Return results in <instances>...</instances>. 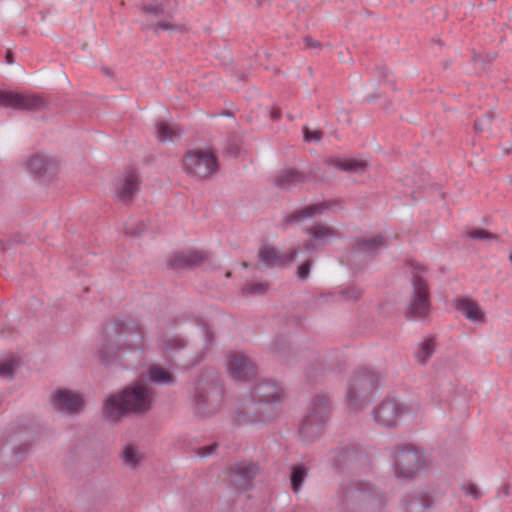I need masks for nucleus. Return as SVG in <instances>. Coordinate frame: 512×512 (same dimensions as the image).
<instances>
[{
  "instance_id": "obj_1",
  "label": "nucleus",
  "mask_w": 512,
  "mask_h": 512,
  "mask_svg": "<svg viewBox=\"0 0 512 512\" xmlns=\"http://www.w3.org/2000/svg\"><path fill=\"white\" fill-rule=\"evenodd\" d=\"M144 337L140 326L130 318L117 319L104 332L98 357L102 364L109 365L120 358L122 349L141 350Z\"/></svg>"
},
{
  "instance_id": "obj_2",
  "label": "nucleus",
  "mask_w": 512,
  "mask_h": 512,
  "mask_svg": "<svg viewBox=\"0 0 512 512\" xmlns=\"http://www.w3.org/2000/svg\"><path fill=\"white\" fill-rule=\"evenodd\" d=\"M153 400L154 394L150 387L134 383L104 402L103 417L109 422H117L127 414H144L151 410Z\"/></svg>"
},
{
  "instance_id": "obj_3",
  "label": "nucleus",
  "mask_w": 512,
  "mask_h": 512,
  "mask_svg": "<svg viewBox=\"0 0 512 512\" xmlns=\"http://www.w3.org/2000/svg\"><path fill=\"white\" fill-rule=\"evenodd\" d=\"M380 375L366 368L356 370L351 376L346 389L347 406L352 411H358L368 406L375 392L382 386Z\"/></svg>"
},
{
  "instance_id": "obj_4",
  "label": "nucleus",
  "mask_w": 512,
  "mask_h": 512,
  "mask_svg": "<svg viewBox=\"0 0 512 512\" xmlns=\"http://www.w3.org/2000/svg\"><path fill=\"white\" fill-rule=\"evenodd\" d=\"M330 416V399L326 394H317L311 400L308 414L303 418L298 435L303 442H313L321 436Z\"/></svg>"
},
{
  "instance_id": "obj_5",
  "label": "nucleus",
  "mask_w": 512,
  "mask_h": 512,
  "mask_svg": "<svg viewBox=\"0 0 512 512\" xmlns=\"http://www.w3.org/2000/svg\"><path fill=\"white\" fill-rule=\"evenodd\" d=\"M426 269L420 264L412 266L411 284L413 294L405 310V316L408 320H420L427 316L430 310V301L428 286L423 278Z\"/></svg>"
},
{
  "instance_id": "obj_6",
  "label": "nucleus",
  "mask_w": 512,
  "mask_h": 512,
  "mask_svg": "<svg viewBox=\"0 0 512 512\" xmlns=\"http://www.w3.org/2000/svg\"><path fill=\"white\" fill-rule=\"evenodd\" d=\"M392 455L395 475L399 479H413L424 463L423 452L412 445L395 446Z\"/></svg>"
},
{
  "instance_id": "obj_7",
  "label": "nucleus",
  "mask_w": 512,
  "mask_h": 512,
  "mask_svg": "<svg viewBox=\"0 0 512 512\" xmlns=\"http://www.w3.org/2000/svg\"><path fill=\"white\" fill-rule=\"evenodd\" d=\"M139 5L143 14L153 15L156 18L163 17L153 26L155 33H158L159 30L172 31L176 29V25L173 24L174 13L178 9L176 0H140Z\"/></svg>"
},
{
  "instance_id": "obj_8",
  "label": "nucleus",
  "mask_w": 512,
  "mask_h": 512,
  "mask_svg": "<svg viewBox=\"0 0 512 512\" xmlns=\"http://www.w3.org/2000/svg\"><path fill=\"white\" fill-rule=\"evenodd\" d=\"M345 498L352 503L361 504L372 511L385 506V496L365 481H352L346 488Z\"/></svg>"
},
{
  "instance_id": "obj_9",
  "label": "nucleus",
  "mask_w": 512,
  "mask_h": 512,
  "mask_svg": "<svg viewBox=\"0 0 512 512\" xmlns=\"http://www.w3.org/2000/svg\"><path fill=\"white\" fill-rule=\"evenodd\" d=\"M183 168L188 175L200 180L215 173L218 165L211 151L191 150L183 160Z\"/></svg>"
},
{
  "instance_id": "obj_10",
  "label": "nucleus",
  "mask_w": 512,
  "mask_h": 512,
  "mask_svg": "<svg viewBox=\"0 0 512 512\" xmlns=\"http://www.w3.org/2000/svg\"><path fill=\"white\" fill-rule=\"evenodd\" d=\"M407 412V406L394 399L387 398L372 410V416L378 425L394 427Z\"/></svg>"
},
{
  "instance_id": "obj_11",
  "label": "nucleus",
  "mask_w": 512,
  "mask_h": 512,
  "mask_svg": "<svg viewBox=\"0 0 512 512\" xmlns=\"http://www.w3.org/2000/svg\"><path fill=\"white\" fill-rule=\"evenodd\" d=\"M220 398V389L216 384L207 387L197 383L194 387L193 402L197 414L206 416L215 411Z\"/></svg>"
},
{
  "instance_id": "obj_12",
  "label": "nucleus",
  "mask_w": 512,
  "mask_h": 512,
  "mask_svg": "<svg viewBox=\"0 0 512 512\" xmlns=\"http://www.w3.org/2000/svg\"><path fill=\"white\" fill-rule=\"evenodd\" d=\"M45 106V101L36 95L2 89V107L18 110H36Z\"/></svg>"
},
{
  "instance_id": "obj_13",
  "label": "nucleus",
  "mask_w": 512,
  "mask_h": 512,
  "mask_svg": "<svg viewBox=\"0 0 512 512\" xmlns=\"http://www.w3.org/2000/svg\"><path fill=\"white\" fill-rule=\"evenodd\" d=\"M256 366L245 354L233 352L228 362V374L231 379L247 382L256 375Z\"/></svg>"
},
{
  "instance_id": "obj_14",
  "label": "nucleus",
  "mask_w": 512,
  "mask_h": 512,
  "mask_svg": "<svg viewBox=\"0 0 512 512\" xmlns=\"http://www.w3.org/2000/svg\"><path fill=\"white\" fill-rule=\"evenodd\" d=\"M51 403L53 408L61 413H78L83 404V398L80 394L69 389H56L51 394Z\"/></svg>"
},
{
  "instance_id": "obj_15",
  "label": "nucleus",
  "mask_w": 512,
  "mask_h": 512,
  "mask_svg": "<svg viewBox=\"0 0 512 512\" xmlns=\"http://www.w3.org/2000/svg\"><path fill=\"white\" fill-rule=\"evenodd\" d=\"M140 185L138 174L134 170L126 171L114 179L112 193L116 199L122 202L131 201Z\"/></svg>"
},
{
  "instance_id": "obj_16",
  "label": "nucleus",
  "mask_w": 512,
  "mask_h": 512,
  "mask_svg": "<svg viewBox=\"0 0 512 512\" xmlns=\"http://www.w3.org/2000/svg\"><path fill=\"white\" fill-rule=\"evenodd\" d=\"M327 458L330 465L336 470H341L345 467L354 468L356 463L366 459L360 451L351 445L331 450Z\"/></svg>"
},
{
  "instance_id": "obj_17",
  "label": "nucleus",
  "mask_w": 512,
  "mask_h": 512,
  "mask_svg": "<svg viewBox=\"0 0 512 512\" xmlns=\"http://www.w3.org/2000/svg\"><path fill=\"white\" fill-rule=\"evenodd\" d=\"M284 390L275 380H263L252 392V398L260 404H275L282 400Z\"/></svg>"
},
{
  "instance_id": "obj_18",
  "label": "nucleus",
  "mask_w": 512,
  "mask_h": 512,
  "mask_svg": "<svg viewBox=\"0 0 512 512\" xmlns=\"http://www.w3.org/2000/svg\"><path fill=\"white\" fill-rule=\"evenodd\" d=\"M298 250L291 248L285 253L279 254L275 247L262 246L259 249L258 257L267 267H280L292 262L298 256Z\"/></svg>"
},
{
  "instance_id": "obj_19",
  "label": "nucleus",
  "mask_w": 512,
  "mask_h": 512,
  "mask_svg": "<svg viewBox=\"0 0 512 512\" xmlns=\"http://www.w3.org/2000/svg\"><path fill=\"white\" fill-rule=\"evenodd\" d=\"M259 471L255 463H237L232 468L231 481L236 489L245 491Z\"/></svg>"
},
{
  "instance_id": "obj_20",
  "label": "nucleus",
  "mask_w": 512,
  "mask_h": 512,
  "mask_svg": "<svg viewBox=\"0 0 512 512\" xmlns=\"http://www.w3.org/2000/svg\"><path fill=\"white\" fill-rule=\"evenodd\" d=\"M307 235L313 242L305 243L304 247L309 252L316 251L319 247L332 241L336 237V232L323 224H315L306 229Z\"/></svg>"
},
{
  "instance_id": "obj_21",
  "label": "nucleus",
  "mask_w": 512,
  "mask_h": 512,
  "mask_svg": "<svg viewBox=\"0 0 512 512\" xmlns=\"http://www.w3.org/2000/svg\"><path fill=\"white\" fill-rule=\"evenodd\" d=\"M327 164L343 172L361 173L368 163L360 158L331 157L327 160Z\"/></svg>"
},
{
  "instance_id": "obj_22",
  "label": "nucleus",
  "mask_w": 512,
  "mask_h": 512,
  "mask_svg": "<svg viewBox=\"0 0 512 512\" xmlns=\"http://www.w3.org/2000/svg\"><path fill=\"white\" fill-rule=\"evenodd\" d=\"M205 258L201 251L180 252L173 255L169 261V266L176 269L193 267L200 264Z\"/></svg>"
},
{
  "instance_id": "obj_23",
  "label": "nucleus",
  "mask_w": 512,
  "mask_h": 512,
  "mask_svg": "<svg viewBox=\"0 0 512 512\" xmlns=\"http://www.w3.org/2000/svg\"><path fill=\"white\" fill-rule=\"evenodd\" d=\"M431 504L426 494H407L402 500L403 512H428Z\"/></svg>"
},
{
  "instance_id": "obj_24",
  "label": "nucleus",
  "mask_w": 512,
  "mask_h": 512,
  "mask_svg": "<svg viewBox=\"0 0 512 512\" xmlns=\"http://www.w3.org/2000/svg\"><path fill=\"white\" fill-rule=\"evenodd\" d=\"M53 166L54 164L51 159L39 154L29 157L26 162L27 171L31 175L39 177L45 175Z\"/></svg>"
},
{
  "instance_id": "obj_25",
  "label": "nucleus",
  "mask_w": 512,
  "mask_h": 512,
  "mask_svg": "<svg viewBox=\"0 0 512 512\" xmlns=\"http://www.w3.org/2000/svg\"><path fill=\"white\" fill-rule=\"evenodd\" d=\"M327 205L325 203H317L313 205H308L300 210L292 212L286 219L288 224L301 222L306 219H311L316 215H321L327 209Z\"/></svg>"
},
{
  "instance_id": "obj_26",
  "label": "nucleus",
  "mask_w": 512,
  "mask_h": 512,
  "mask_svg": "<svg viewBox=\"0 0 512 512\" xmlns=\"http://www.w3.org/2000/svg\"><path fill=\"white\" fill-rule=\"evenodd\" d=\"M305 181V176L296 170H283L275 178V185L281 189L289 190Z\"/></svg>"
},
{
  "instance_id": "obj_27",
  "label": "nucleus",
  "mask_w": 512,
  "mask_h": 512,
  "mask_svg": "<svg viewBox=\"0 0 512 512\" xmlns=\"http://www.w3.org/2000/svg\"><path fill=\"white\" fill-rule=\"evenodd\" d=\"M181 134L180 128L174 123L161 121L156 125V136L160 142L173 141Z\"/></svg>"
},
{
  "instance_id": "obj_28",
  "label": "nucleus",
  "mask_w": 512,
  "mask_h": 512,
  "mask_svg": "<svg viewBox=\"0 0 512 512\" xmlns=\"http://www.w3.org/2000/svg\"><path fill=\"white\" fill-rule=\"evenodd\" d=\"M457 309L472 322L483 321L484 313L480 310L478 304L471 300H460L457 304Z\"/></svg>"
},
{
  "instance_id": "obj_29",
  "label": "nucleus",
  "mask_w": 512,
  "mask_h": 512,
  "mask_svg": "<svg viewBox=\"0 0 512 512\" xmlns=\"http://www.w3.org/2000/svg\"><path fill=\"white\" fill-rule=\"evenodd\" d=\"M385 246L384 238L381 236H371L367 238H363L357 245V252L366 254V255H373L375 254L379 249L383 248Z\"/></svg>"
},
{
  "instance_id": "obj_30",
  "label": "nucleus",
  "mask_w": 512,
  "mask_h": 512,
  "mask_svg": "<svg viewBox=\"0 0 512 512\" xmlns=\"http://www.w3.org/2000/svg\"><path fill=\"white\" fill-rule=\"evenodd\" d=\"M148 380L159 385H170L174 383L173 376L157 365H151L146 373Z\"/></svg>"
},
{
  "instance_id": "obj_31",
  "label": "nucleus",
  "mask_w": 512,
  "mask_h": 512,
  "mask_svg": "<svg viewBox=\"0 0 512 512\" xmlns=\"http://www.w3.org/2000/svg\"><path fill=\"white\" fill-rule=\"evenodd\" d=\"M435 352V345L433 339H425L419 345L415 351V359L417 363L425 365Z\"/></svg>"
},
{
  "instance_id": "obj_32",
  "label": "nucleus",
  "mask_w": 512,
  "mask_h": 512,
  "mask_svg": "<svg viewBox=\"0 0 512 512\" xmlns=\"http://www.w3.org/2000/svg\"><path fill=\"white\" fill-rule=\"evenodd\" d=\"M307 475L308 468H306L305 466L296 465L292 467L290 483L291 489L295 494H298L301 491L302 485L305 482Z\"/></svg>"
},
{
  "instance_id": "obj_33",
  "label": "nucleus",
  "mask_w": 512,
  "mask_h": 512,
  "mask_svg": "<svg viewBox=\"0 0 512 512\" xmlns=\"http://www.w3.org/2000/svg\"><path fill=\"white\" fill-rule=\"evenodd\" d=\"M159 345L162 350L169 353H175L185 348L187 346V341L179 335H173L162 338Z\"/></svg>"
},
{
  "instance_id": "obj_34",
  "label": "nucleus",
  "mask_w": 512,
  "mask_h": 512,
  "mask_svg": "<svg viewBox=\"0 0 512 512\" xmlns=\"http://www.w3.org/2000/svg\"><path fill=\"white\" fill-rule=\"evenodd\" d=\"M344 364L343 356L337 351L328 353L320 363L322 370H329L332 372H340Z\"/></svg>"
},
{
  "instance_id": "obj_35",
  "label": "nucleus",
  "mask_w": 512,
  "mask_h": 512,
  "mask_svg": "<svg viewBox=\"0 0 512 512\" xmlns=\"http://www.w3.org/2000/svg\"><path fill=\"white\" fill-rule=\"evenodd\" d=\"M20 358L10 354L2 359V381L12 380L15 370L20 366Z\"/></svg>"
},
{
  "instance_id": "obj_36",
  "label": "nucleus",
  "mask_w": 512,
  "mask_h": 512,
  "mask_svg": "<svg viewBox=\"0 0 512 512\" xmlns=\"http://www.w3.org/2000/svg\"><path fill=\"white\" fill-rule=\"evenodd\" d=\"M143 456L137 447L130 444L124 447L122 460L124 464L130 468H136L142 461Z\"/></svg>"
},
{
  "instance_id": "obj_37",
  "label": "nucleus",
  "mask_w": 512,
  "mask_h": 512,
  "mask_svg": "<svg viewBox=\"0 0 512 512\" xmlns=\"http://www.w3.org/2000/svg\"><path fill=\"white\" fill-rule=\"evenodd\" d=\"M468 236L474 240H491L495 238V235L484 230V229H472L468 233Z\"/></svg>"
},
{
  "instance_id": "obj_38",
  "label": "nucleus",
  "mask_w": 512,
  "mask_h": 512,
  "mask_svg": "<svg viewBox=\"0 0 512 512\" xmlns=\"http://www.w3.org/2000/svg\"><path fill=\"white\" fill-rule=\"evenodd\" d=\"M340 294L346 301H356L361 297L362 290L356 287H349L342 290Z\"/></svg>"
},
{
  "instance_id": "obj_39",
  "label": "nucleus",
  "mask_w": 512,
  "mask_h": 512,
  "mask_svg": "<svg viewBox=\"0 0 512 512\" xmlns=\"http://www.w3.org/2000/svg\"><path fill=\"white\" fill-rule=\"evenodd\" d=\"M461 489L465 495L474 500H478L482 496L481 490L473 483L464 484Z\"/></svg>"
},
{
  "instance_id": "obj_40",
  "label": "nucleus",
  "mask_w": 512,
  "mask_h": 512,
  "mask_svg": "<svg viewBox=\"0 0 512 512\" xmlns=\"http://www.w3.org/2000/svg\"><path fill=\"white\" fill-rule=\"evenodd\" d=\"M311 267H312V261L311 260H307L304 263H302L298 267L297 278L299 280H302V281L308 279V277L310 275Z\"/></svg>"
},
{
  "instance_id": "obj_41",
  "label": "nucleus",
  "mask_w": 512,
  "mask_h": 512,
  "mask_svg": "<svg viewBox=\"0 0 512 512\" xmlns=\"http://www.w3.org/2000/svg\"><path fill=\"white\" fill-rule=\"evenodd\" d=\"M266 290V286L262 283L250 284L243 289V293L246 295L262 294Z\"/></svg>"
},
{
  "instance_id": "obj_42",
  "label": "nucleus",
  "mask_w": 512,
  "mask_h": 512,
  "mask_svg": "<svg viewBox=\"0 0 512 512\" xmlns=\"http://www.w3.org/2000/svg\"><path fill=\"white\" fill-rule=\"evenodd\" d=\"M304 139L307 142L311 141H320L321 139V132L320 131H310L307 127L303 129Z\"/></svg>"
},
{
  "instance_id": "obj_43",
  "label": "nucleus",
  "mask_w": 512,
  "mask_h": 512,
  "mask_svg": "<svg viewBox=\"0 0 512 512\" xmlns=\"http://www.w3.org/2000/svg\"><path fill=\"white\" fill-rule=\"evenodd\" d=\"M216 449H217V444H211V445L199 448L197 453L201 458H205V457L212 455L216 451Z\"/></svg>"
},
{
  "instance_id": "obj_44",
  "label": "nucleus",
  "mask_w": 512,
  "mask_h": 512,
  "mask_svg": "<svg viewBox=\"0 0 512 512\" xmlns=\"http://www.w3.org/2000/svg\"><path fill=\"white\" fill-rule=\"evenodd\" d=\"M304 46H305V48L315 49V48H318L320 46V44L318 41L314 40L313 38L306 37L304 39Z\"/></svg>"
},
{
  "instance_id": "obj_45",
  "label": "nucleus",
  "mask_w": 512,
  "mask_h": 512,
  "mask_svg": "<svg viewBox=\"0 0 512 512\" xmlns=\"http://www.w3.org/2000/svg\"><path fill=\"white\" fill-rule=\"evenodd\" d=\"M490 122V117L486 116L482 119H479L475 122L474 127L476 130L482 131L485 129L486 123Z\"/></svg>"
},
{
  "instance_id": "obj_46",
  "label": "nucleus",
  "mask_w": 512,
  "mask_h": 512,
  "mask_svg": "<svg viewBox=\"0 0 512 512\" xmlns=\"http://www.w3.org/2000/svg\"><path fill=\"white\" fill-rule=\"evenodd\" d=\"M202 330L205 334V345H210L213 341V333L205 325L202 326Z\"/></svg>"
},
{
  "instance_id": "obj_47",
  "label": "nucleus",
  "mask_w": 512,
  "mask_h": 512,
  "mask_svg": "<svg viewBox=\"0 0 512 512\" xmlns=\"http://www.w3.org/2000/svg\"><path fill=\"white\" fill-rule=\"evenodd\" d=\"M203 359H204V354L201 352V353L197 354V356L195 357L194 360L186 363L185 366L186 367H193L196 364L200 363Z\"/></svg>"
},
{
  "instance_id": "obj_48",
  "label": "nucleus",
  "mask_w": 512,
  "mask_h": 512,
  "mask_svg": "<svg viewBox=\"0 0 512 512\" xmlns=\"http://www.w3.org/2000/svg\"><path fill=\"white\" fill-rule=\"evenodd\" d=\"M29 447H30V446H29V444H26V443H25V444H21V445L18 447L17 456H16V461H18V460H19V458H18V454H19V455H22V454L26 453V452L29 450Z\"/></svg>"
},
{
  "instance_id": "obj_49",
  "label": "nucleus",
  "mask_w": 512,
  "mask_h": 512,
  "mask_svg": "<svg viewBox=\"0 0 512 512\" xmlns=\"http://www.w3.org/2000/svg\"><path fill=\"white\" fill-rule=\"evenodd\" d=\"M144 229H145L144 224H141V227L139 229L132 230L130 228H127L126 232L129 234L138 235V234H141L144 231Z\"/></svg>"
},
{
  "instance_id": "obj_50",
  "label": "nucleus",
  "mask_w": 512,
  "mask_h": 512,
  "mask_svg": "<svg viewBox=\"0 0 512 512\" xmlns=\"http://www.w3.org/2000/svg\"><path fill=\"white\" fill-rule=\"evenodd\" d=\"M5 60H6V63L7 64H13V58H12V53L11 51H7L6 55H5Z\"/></svg>"
},
{
  "instance_id": "obj_51",
  "label": "nucleus",
  "mask_w": 512,
  "mask_h": 512,
  "mask_svg": "<svg viewBox=\"0 0 512 512\" xmlns=\"http://www.w3.org/2000/svg\"><path fill=\"white\" fill-rule=\"evenodd\" d=\"M306 374H307L308 377H310V370L309 369L306 371Z\"/></svg>"
}]
</instances>
